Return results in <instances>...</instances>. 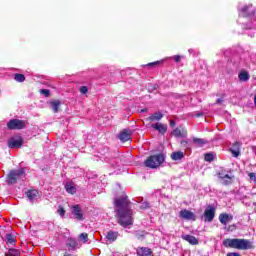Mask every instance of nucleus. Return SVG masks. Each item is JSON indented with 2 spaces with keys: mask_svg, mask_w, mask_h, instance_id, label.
Wrapping results in <instances>:
<instances>
[{
  "mask_svg": "<svg viewBox=\"0 0 256 256\" xmlns=\"http://www.w3.org/2000/svg\"><path fill=\"white\" fill-rule=\"evenodd\" d=\"M130 205L131 201H129L127 195L120 196L114 200V207L116 208L115 212L118 215V223L122 227L133 225V211L129 207Z\"/></svg>",
  "mask_w": 256,
  "mask_h": 256,
  "instance_id": "f257e3e1",
  "label": "nucleus"
},
{
  "mask_svg": "<svg viewBox=\"0 0 256 256\" xmlns=\"http://www.w3.org/2000/svg\"><path fill=\"white\" fill-rule=\"evenodd\" d=\"M224 247L229 249H238L239 251H247V249H253V243L247 239H225L223 241Z\"/></svg>",
  "mask_w": 256,
  "mask_h": 256,
  "instance_id": "f03ea898",
  "label": "nucleus"
},
{
  "mask_svg": "<svg viewBox=\"0 0 256 256\" xmlns=\"http://www.w3.org/2000/svg\"><path fill=\"white\" fill-rule=\"evenodd\" d=\"M163 163H165V154L163 153L151 155L144 161V165L148 167V169H157L161 167Z\"/></svg>",
  "mask_w": 256,
  "mask_h": 256,
  "instance_id": "7ed1b4c3",
  "label": "nucleus"
},
{
  "mask_svg": "<svg viewBox=\"0 0 256 256\" xmlns=\"http://www.w3.org/2000/svg\"><path fill=\"white\" fill-rule=\"evenodd\" d=\"M25 175V168H20L18 170H10L7 179L8 185H15L18 179H21Z\"/></svg>",
  "mask_w": 256,
  "mask_h": 256,
  "instance_id": "20e7f679",
  "label": "nucleus"
},
{
  "mask_svg": "<svg viewBox=\"0 0 256 256\" xmlns=\"http://www.w3.org/2000/svg\"><path fill=\"white\" fill-rule=\"evenodd\" d=\"M7 128L10 129V131H21V129L27 128V122L19 119H11L7 123Z\"/></svg>",
  "mask_w": 256,
  "mask_h": 256,
  "instance_id": "39448f33",
  "label": "nucleus"
},
{
  "mask_svg": "<svg viewBox=\"0 0 256 256\" xmlns=\"http://www.w3.org/2000/svg\"><path fill=\"white\" fill-rule=\"evenodd\" d=\"M203 217L205 223H212L213 219H215V208L213 206H208L204 211Z\"/></svg>",
  "mask_w": 256,
  "mask_h": 256,
  "instance_id": "423d86ee",
  "label": "nucleus"
},
{
  "mask_svg": "<svg viewBox=\"0 0 256 256\" xmlns=\"http://www.w3.org/2000/svg\"><path fill=\"white\" fill-rule=\"evenodd\" d=\"M180 219H185L186 221H196L197 216L190 210L183 209L179 212Z\"/></svg>",
  "mask_w": 256,
  "mask_h": 256,
  "instance_id": "0eeeda50",
  "label": "nucleus"
},
{
  "mask_svg": "<svg viewBox=\"0 0 256 256\" xmlns=\"http://www.w3.org/2000/svg\"><path fill=\"white\" fill-rule=\"evenodd\" d=\"M8 147L9 149H21V147H23V138H11L8 141Z\"/></svg>",
  "mask_w": 256,
  "mask_h": 256,
  "instance_id": "6e6552de",
  "label": "nucleus"
},
{
  "mask_svg": "<svg viewBox=\"0 0 256 256\" xmlns=\"http://www.w3.org/2000/svg\"><path fill=\"white\" fill-rule=\"evenodd\" d=\"M72 215H74L76 221H83L85 219L83 217V210H81V206L79 205L72 206Z\"/></svg>",
  "mask_w": 256,
  "mask_h": 256,
  "instance_id": "1a4fd4ad",
  "label": "nucleus"
},
{
  "mask_svg": "<svg viewBox=\"0 0 256 256\" xmlns=\"http://www.w3.org/2000/svg\"><path fill=\"white\" fill-rule=\"evenodd\" d=\"M133 134V132L129 129H123L119 135L118 138L120 139V141H122V143H127V141H131V135Z\"/></svg>",
  "mask_w": 256,
  "mask_h": 256,
  "instance_id": "9d476101",
  "label": "nucleus"
},
{
  "mask_svg": "<svg viewBox=\"0 0 256 256\" xmlns=\"http://www.w3.org/2000/svg\"><path fill=\"white\" fill-rule=\"evenodd\" d=\"M137 255L139 256H151L153 255V250L147 247H138L136 250Z\"/></svg>",
  "mask_w": 256,
  "mask_h": 256,
  "instance_id": "9b49d317",
  "label": "nucleus"
},
{
  "mask_svg": "<svg viewBox=\"0 0 256 256\" xmlns=\"http://www.w3.org/2000/svg\"><path fill=\"white\" fill-rule=\"evenodd\" d=\"M219 221L222 225H227L229 221H233V215L227 213H221L219 215Z\"/></svg>",
  "mask_w": 256,
  "mask_h": 256,
  "instance_id": "f8f14e48",
  "label": "nucleus"
},
{
  "mask_svg": "<svg viewBox=\"0 0 256 256\" xmlns=\"http://www.w3.org/2000/svg\"><path fill=\"white\" fill-rule=\"evenodd\" d=\"M218 177L221 179L222 185H231L233 183V179L228 174L223 175V173L219 172Z\"/></svg>",
  "mask_w": 256,
  "mask_h": 256,
  "instance_id": "ddd939ff",
  "label": "nucleus"
},
{
  "mask_svg": "<svg viewBox=\"0 0 256 256\" xmlns=\"http://www.w3.org/2000/svg\"><path fill=\"white\" fill-rule=\"evenodd\" d=\"M182 239L190 243V245H199V239L193 235H183Z\"/></svg>",
  "mask_w": 256,
  "mask_h": 256,
  "instance_id": "4468645a",
  "label": "nucleus"
},
{
  "mask_svg": "<svg viewBox=\"0 0 256 256\" xmlns=\"http://www.w3.org/2000/svg\"><path fill=\"white\" fill-rule=\"evenodd\" d=\"M174 137H187V130L185 128H175L172 131Z\"/></svg>",
  "mask_w": 256,
  "mask_h": 256,
  "instance_id": "2eb2a0df",
  "label": "nucleus"
},
{
  "mask_svg": "<svg viewBox=\"0 0 256 256\" xmlns=\"http://www.w3.org/2000/svg\"><path fill=\"white\" fill-rule=\"evenodd\" d=\"M50 107H51L53 113H59L60 107H61V101L60 100L50 101Z\"/></svg>",
  "mask_w": 256,
  "mask_h": 256,
  "instance_id": "dca6fc26",
  "label": "nucleus"
},
{
  "mask_svg": "<svg viewBox=\"0 0 256 256\" xmlns=\"http://www.w3.org/2000/svg\"><path fill=\"white\" fill-rule=\"evenodd\" d=\"M39 195V191L33 189V190H28L26 192V197L29 199V201H35Z\"/></svg>",
  "mask_w": 256,
  "mask_h": 256,
  "instance_id": "f3484780",
  "label": "nucleus"
},
{
  "mask_svg": "<svg viewBox=\"0 0 256 256\" xmlns=\"http://www.w3.org/2000/svg\"><path fill=\"white\" fill-rule=\"evenodd\" d=\"M153 129H156V131H159L162 135H165L167 133V126L161 124V123H156L152 125Z\"/></svg>",
  "mask_w": 256,
  "mask_h": 256,
  "instance_id": "a211bd4d",
  "label": "nucleus"
},
{
  "mask_svg": "<svg viewBox=\"0 0 256 256\" xmlns=\"http://www.w3.org/2000/svg\"><path fill=\"white\" fill-rule=\"evenodd\" d=\"M170 157L172 161H181V159L185 157V153L181 151H176V152H173Z\"/></svg>",
  "mask_w": 256,
  "mask_h": 256,
  "instance_id": "6ab92c4d",
  "label": "nucleus"
},
{
  "mask_svg": "<svg viewBox=\"0 0 256 256\" xmlns=\"http://www.w3.org/2000/svg\"><path fill=\"white\" fill-rule=\"evenodd\" d=\"M65 189L66 191L70 194V195H75V193H77V188L75 187V184L73 183H67L65 185Z\"/></svg>",
  "mask_w": 256,
  "mask_h": 256,
  "instance_id": "aec40b11",
  "label": "nucleus"
},
{
  "mask_svg": "<svg viewBox=\"0 0 256 256\" xmlns=\"http://www.w3.org/2000/svg\"><path fill=\"white\" fill-rule=\"evenodd\" d=\"M251 7L253 6H244L242 8L243 17H251V15H255V11H251Z\"/></svg>",
  "mask_w": 256,
  "mask_h": 256,
  "instance_id": "412c9836",
  "label": "nucleus"
},
{
  "mask_svg": "<svg viewBox=\"0 0 256 256\" xmlns=\"http://www.w3.org/2000/svg\"><path fill=\"white\" fill-rule=\"evenodd\" d=\"M249 72H247V71H245V70H243V71H241L240 73H239V75H238V79H239V81H243V82H247V81H249Z\"/></svg>",
  "mask_w": 256,
  "mask_h": 256,
  "instance_id": "4be33fe9",
  "label": "nucleus"
},
{
  "mask_svg": "<svg viewBox=\"0 0 256 256\" xmlns=\"http://www.w3.org/2000/svg\"><path fill=\"white\" fill-rule=\"evenodd\" d=\"M118 237L119 233L114 231H109L106 235V239H108V241H117Z\"/></svg>",
  "mask_w": 256,
  "mask_h": 256,
  "instance_id": "5701e85b",
  "label": "nucleus"
},
{
  "mask_svg": "<svg viewBox=\"0 0 256 256\" xmlns=\"http://www.w3.org/2000/svg\"><path fill=\"white\" fill-rule=\"evenodd\" d=\"M5 239L7 245H15L17 243V240H15V237L11 233L6 234Z\"/></svg>",
  "mask_w": 256,
  "mask_h": 256,
  "instance_id": "b1692460",
  "label": "nucleus"
},
{
  "mask_svg": "<svg viewBox=\"0 0 256 256\" xmlns=\"http://www.w3.org/2000/svg\"><path fill=\"white\" fill-rule=\"evenodd\" d=\"M161 119H163V115L161 114V112H156L148 117L147 121H161Z\"/></svg>",
  "mask_w": 256,
  "mask_h": 256,
  "instance_id": "393cba45",
  "label": "nucleus"
},
{
  "mask_svg": "<svg viewBox=\"0 0 256 256\" xmlns=\"http://www.w3.org/2000/svg\"><path fill=\"white\" fill-rule=\"evenodd\" d=\"M66 245L71 249V251H75L79 243H77V240L70 238L69 242Z\"/></svg>",
  "mask_w": 256,
  "mask_h": 256,
  "instance_id": "a878e982",
  "label": "nucleus"
},
{
  "mask_svg": "<svg viewBox=\"0 0 256 256\" xmlns=\"http://www.w3.org/2000/svg\"><path fill=\"white\" fill-rule=\"evenodd\" d=\"M193 142L198 146V147H203L204 145H207L209 141L203 139V138H193Z\"/></svg>",
  "mask_w": 256,
  "mask_h": 256,
  "instance_id": "bb28decb",
  "label": "nucleus"
},
{
  "mask_svg": "<svg viewBox=\"0 0 256 256\" xmlns=\"http://www.w3.org/2000/svg\"><path fill=\"white\" fill-rule=\"evenodd\" d=\"M21 255V252H19V250L17 249H13V248H10L8 250V253L6 254V256H20Z\"/></svg>",
  "mask_w": 256,
  "mask_h": 256,
  "instance_id": "cd10ccee",
  "label": "nucleus"
},
{
  "mask_svg": "<svg viewBox=\"0 0 256 256\" xmlns=\"http://www.w3.org/2000/svg\"><path fill=\"white\" fill-rule=\"evenodd\" d=\"M14 80L17 81V83H23L25 81V75L17 73L14 75Z\"/></svg>",
  "mask_w": 256,
  "mask_h": 256,
  "instance_id": "c85d7f7f",
  "label": "nucleus"
},
{
  "mask_svg": "<svg viewBox=\"0 0 256 256\" xmlns=\"http://www.w3.org/2000/svg\"><path fill=\"white\" fill-rule=\"evenodd\" d=\"M215 156L212 153H206L204 155V161H207L208 163H211L212 161H214Z\"/></svg>",
  "mask_w": 256,
  "mask_h": 256,
  "instance_id": "c756f323",
  "label": "nucleus"
},
{
  "mask_svg": "<svg viewBox=\"0 0 256 256\" xmlns=\"http://www.w3.org/2000/svg\"><path fill=\"white\" fill-rule=\"evenodd\" d=\"M78 239H80V241H83L84 243H87L89 241V234L87 233H81L78 236Z\"/></svg>",
  "mask_w": 256,
  "mask_h": 256,
  "instance_id": "7c9ffc66",
  "label": "nucleus"
},
{
  "mask_svg": "<svg viewBox=\"0 0 256 256\" xmlns=\"http://www.w3.org/2000/svg\"><path fill=\"white\" fill-rule=\"evenodd\" d=\"M79 91H80V93H81L82 95H87V93H89V87H87V86H81V87L79 88Z\"/></svg>",
  "mask_w": 256,
  "mask_h": 256,
  "instance_id": "2f4dec72",
  "label": "nucleus"
},
{
  "mask_svg": "<svg viewBox=\"0 0 256 256\" xmlns=\"http://www.w3.org/2000/svg\"><path fill=\"white\" fill-rule=\"evenodd\" d=\"M58 213L60 215V217H65V208H63V206H58Z\"/></svg>",
  "mask_w": 256,
  "mask_h": 256,
  "instance_id": "473e14b6",
  "label": "nucleus"
},
{
  "mask_svg": "<svg viewBox=\"0 0 256 256\" xmlns=\"http://www.w3.org/2000/svg\"><path fill=\"white\" fill-rule=\"evenodd\" d=\"M40 93L45 97H49L51 95V91L49 89H42L40 90Z\"/></svg>",
  "mask_w": 256,
  "mask_h": 256,
  "instance_id": "72a5a7b5",
  "label": "nucleus"
},
{
  "mask_svg": "<svg viewBox=\"0 0 256 256\" xmlns=\"http://www.w3.org/2000/svg\"><path fill=\"white\" fill-rule=\"evenodd\" d=\"M161 61H155V62H150L146 64V67H157V65H160Z\"/></svg>",
  "mask_w": 256,
  "mask_h": 256,
  "instance_id": "f704fd0d",
  "label": "nucleus"
},
{
  "mask_svg": "<svg viewBox=\"0 0 256 256\" xmlns=\"http://www.w3.org/2000/svg\"><path fill=\"white\" fill-rule=\"evenodd\" d=\"M230 153H232L233 157H236V158L239 157L240 155L239 150H235L233 148H230Z\"/></svg>",
  "mask_w": 256,
  "mask_h": 256,
  "instance_id": "c9c22d12",
  "label": "nucleus"
},
{
  "mask_svg": "<svg viewBox=\"0 0 256 256\" xmlns=\"http://www.w3.org/2000/svg\"><path fill=\"white\" fill-rule=\"evenodd\" d=\"M248 177L250 178V181H254L256 183V174L253 172H250L248 174Z\"/></svg>",
  "mask_w": 256,
  "mask_h": 256,
  "instance_id": "e433bc0d",
  "label": "nucleus"
},
{
  "mask_svg": "<svg viewBox=\"0 0 256 256\" xmlns=\"http://www.w3.org/2000/svg\"><path fill=\"white\" fill-rule=\"evenodd\" d=\"M174 61H175L176 63H180V62H181V56L175 55V56H174Z\"/></svg>",
  "mask_w": 256,
  "mask_h": 256,
  "instance_id": "4c0bfd02",
  "label": "nucleus"
},
{
  "mask_svg": "<svg viewBox=\"0 0 256 256\" xmlns=\"http://www.w3.org/2000/svg\"><path fill=\"white\" fill-rule=\"evenodd\" d=\"M227 256H241V254L236 253V252H229V253L227 254Z\"/></svg>",
  "mask_w": 256,
  "mask_h": 256,
  "instance_id": "58836bf2",
  "label": "nucleus"
},
{
  "mask_svg": "<svg viewBox=\"0 0 256 256\" xmlns=\"http://www.w3.org/2000/svg\"><path fill=\"white\" fill-rule=\"evenodd\" d=\"M223 103V98H219L216 100L217 105H221Z\"/></svg>",
  "mask_w": 256,
  "mask_h": 256,
  "instance_id": "ea45409f",
  "label": "nucleus"
},
{
  "mask_svg": "<svg viewBox=\"0 0 256 256\" xmlns=\"http://www.w3.org/2000/svg\"><path fill=\"white\" fill-rule=\"evenodd\" d=\"M176 123L175 120H170V127H175Z\"/></svg>",
  "mask_w": 256,
  "mask_h": 256,
  "instance_id": "a19ab883",
  "label": "nucleus"
},
{
  "mask_svg": "<svg viewBox=\"0 0 256 256\" xmlns=\"http://www.w3.org/2000/svg\"><path fill=\"white\" fill-rule=\"evenodd\" d=\"M233 147H235V148L239 147V142H235Z\"/></svg>",
  "mask_w": 256,
  "mask_h": 256,
  "instance_id": "79ce46f5",
  "label": "nucleus"
},
{
  "mask_svg": "<svg viewBox=\"0 0 256 256\" xmlns=\"http://www.w3.org/2000/svg\"><path fill=\"white\" fill-rule=\"evenodd\" d=\"M181 143H182V145H184V144L187 145V141H182Z\"/></svg>",
  "mask_w": 256,
  "mask_h": 256,
  "instance_id": "37998d69",
  "label": "nucleus"
},
{
  "mask_svg": "<svg viewBox=\"0 0 256 256\" xmlns=\"http://www.w3.org/2000/svg\"><path fill=\"white\" fill-rule=\"evenodd\" d=\"M63 256H71V254H69V253H65Z\"/></svg>",
  "mask_w": 256,
  "mask_h": 256,
  "instance_id": "c03bdc74",
  "label": "nucleus"
},
{
  "mask_svg": "<svg viewBox=\"0 0 256 256\" xmlns=\"http://www.w3.org/2000/svg\"><path fill=\"white\" fill-rule=\"evenodd\" d=\"M145 111H147V109H143V110H141V112H142V113H145Z\"/></svg>",
  "mask_w": 256,
  "mask_h": 256,
  "instance_id": "a18cd8bd",
  "label": "nucleus"
}]
</instances>
